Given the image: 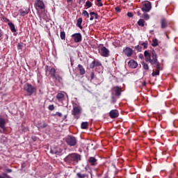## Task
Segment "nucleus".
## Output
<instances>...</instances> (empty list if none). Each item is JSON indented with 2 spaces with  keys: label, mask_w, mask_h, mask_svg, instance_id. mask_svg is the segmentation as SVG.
<instances>
[{
  "label": "nucleus",
  "mask_w": 178,
  "mask_h": 178,
  "mask_svg": "<svg viewBox=\"0 0 178 178\" xmlns=\"http://www.w3.org/2000/svg\"><path fill=\"white\" fill-rule=\"evenodd\" d=\"M80 161H81V155L78 153L70 154L64 159V162H66L67 165L74 166H76Z\"/></svg>",
  "instance_id": "1"
},
{
  "label": "nucleus",
  "mask_w": 178,
  "mask_h": 178,
  "mask_svg": "<svg viewBox=\"0 0 178 178\" xmlns=\"http://www.w3.org/2000/svg\"><path fill=\"white\" fill-rule=\"evenodd\" d=\"M146 62H149L156 69H161V63L158 61V56L155 50L152 51V55L150 57L145 58Z\"/></svg>",
  "instance_id": "2"
},
{
  "label": "nucleus",
  "mask_w": 178,
  "mask_h": 178,
  "mask_svg": "<svg viewBox=\"0 0 178 178\" xmlns=\"http://www.w3.org/2000/svg\"><path fill=\"white\" fill-rule=\"evenodd\" d=\"M82 112L83 108H81V106L79 105L73 106L72 115L74 116V119H80V116L81 115Z\"/></svg>",
  "instance_id": "3"
},
{
  "label": "nucleus",
  "mask_w": 178,
  "mask_h": 178,
  "mask_svg": "<svg viewBox=\"0 0 178 178\" xmlns=\"http://www.w3.org/2000/svg\"><path fill=\"white\" fill-rule=\"evenodd\" d=\"M24 90L26 91L29 95H33L35 91H37V89L35 87L33 86L31 83H26L24 86Z\"/></svg>",
  "instance_id": "4"
},
{
  "label": "nucleus",
  "mask_w": 178,
  "mask_h": 178,
  "mask_svg": "<svg viewBox=\"0 0 178 178\" xmlns=\"http://www.w3.org/2000/svg\"><path fill=\"white\" fill-rule=\"evenodd\" d=\"M65 142L70 147H74L77 144V138L73 136H68L65 138Z\"/></svg>",
  "instance_id": "5"
},
{
  "label": "nucleus",
  "mask_w": 178,
  "mask_h": 178,
  "mask_svg": "<svg viewBox=\"0 0 178 178\" xmlns=\"http://www.w3.org/2000/svg\"><path fill=\"white\" fill-rule=\"evenodd\" d=\"M35 8L37 10H38V9L42 10V9H45V4H44V2L42 1L37 0L35 2Z\"/></svg>",
  "instance_id": "6"
},
{
  "label": "nucleus",
  "mask_w": 178,
  "mask_h": 178,
  "mask_svg": "<svg viewBox=\"0 0 178 178\" xmlns=\"http://www.w3.org/2000/svg\"><path fill=\"white\" fill-rule=\"evenodd\" d=\"M152 8V6L151 5V2L146 1L143 3V6L142 7L143 12L148 13L149 10H151Z\"/></svg>",
  "instance_id": "7"
},
{
  "label": "nucleus",
  "mask_w": 178,
  "mask_h": 178,
  "mask_svg": "<svg viewBox=\"0 0 178 178\" xmlns=\"http://www.w3.org/2000/svg\"><path fill=\"white\" fill-rule=\"evenodd\" d=\"M6 124V120L3 118H0V133H3V131H6V127H5Z\"/></svg>",
  "instance_id": "8"
},
{
  "label": "nucleus",
  "mask_w": 178,
  "mask_h": 178,
  "mask_svg": "<svg viewBox=\"0 0 178 178\" xmlns=\"http://www.w3.org/2000/svg\"><path fill=\"white\" fill-rule=\"evenodd\" d=\"M72 38H73L74 42H81L82 40L81 33H76L72 35Z\"/></svg>",
  "instance_id": "9"
},
{
  "label": "nucleus",
  "mask_w": 178,
  "mask_h": 178,
  "mask_svg": "<svg viewBox=\"0 0 178 178\" xmlns=\"http://www.w3.org/2000/svg\"><path fill=\"white\" fill-rule=\"evenodd\" d=\"M63 150L60 148H53L50 150L51 154H55L56 156H60Z\"/></svg>",
  "instance_id": "10"
},
{
  "label": "nucleus",
  "mask_w": 178,
  "mask_h": 178,
  "mask_svg": "<svg viewBox=\"0 0 178 178\" xmlns=\"http://www.w3.org/2000/svg\"><path fill=\"white\" fill-rule=\"evenodd\" d=\"M109 116L111 119H116L119 116V111L116 109L111 110L109 112Z\"/></svg>",
  "instance_id": "11"
},
{
  "label": "nucleus",
  "mask_w": 178,
  "mask_h": 178,
  "mask_svg": "<svg viewBox=\"0 0 178 178\" xmlns=\"http://www.w3.org/2000/svg\"><path fill=\"white\" fill-rule=\"evenodd\" d=\"M101 55L102 56H104V58H108L109 56V50L106 49V47H103L101 49Z\"/></svg>",
  "instance_id": "12"
},
{
  "label": "nucleus",
  "mask_w": 178,
  "mask_h": 178,
  "mask_svg": "<svg viewBox=\"0 0 178 178\" xmlns=\"http://www.w3.org/2000/svg\"><path fill=\"white\" fill-rule=\"evenodd\" d=\"M20 16H26V15H29V13L30 12V8H24L19 10Z\"/></svg>",
  "instance_id": "13"
},
{
  "label": "nucleus",
  "mask_w": 178,
  "mask_h": 178,
  "mask_svg": "<svg viewBox=\"0 0 178 178\" xmlns=\"http://www.w3.org/2000/svg\"><path fill=\"white\" fill-rule=\"evenodd\" d=\"M124 54L130 57L133 55V49L129 48V47H127L123 50Z\"/></svg>",
  "instance_id": "14"
},
{
  "label": "nucleus",
  "mask_w": 178,
  "mask_h": 178,
  "mask_svg": "<svg viewBox=\"0 0 178 178\" xmlns=\"http://www.w3.org/2000/svg\"><path fill=\"white\" fill-rule=\"evenodd\" d=\"M128 65L129 66V67H131V69H136V67H137L138 66V64L137 63V62H136L134 60H131L129 63H128Z\"/></svg>",
  "instance_id": "15"
},
{
  "label": "nucleus",
  "mask_w": 178,
  "mask_h": 178,
  "mask_svg": "<svg viewBox=\"0 0 178 178\" xmlns=\"http://www.w3.org/2000/svg\"><path fill=\"white\" fill-rule=\"evenodd\" d=\"M48 126V124H47V122H38V124H37V127L38 129H45V127H47Z\"/></svg>",
  "instance_id": "16"
},
{
  "label": "nucleus",
  "mask_w": 178,
  "mask_h": 178,
  "mask_svg": "<svg viewBox=\"0 0 178 178\" xmlns=\"http://www.w3.org/2000/svg\"><path fill=\"white\" fill-rule=\"evenodd\" d=\"M56 99H58L59 102H62V101H64L65 99V95L62 92L58 93L56 95Z\"/></svg>",
  "instance_id": "17"
},
{
  "label": "nucleus",
  "mask_w": 178,
  "mask_h": 178,
  "mask_svg": "<svg viewBox=\"0 0 178 178\" xmlns=\"http://www.w3.org/2000/svg\"><path fill=\"white\" fill-rule=\"evenodd\" d=\"M88 162L92 166H95L98 163L97 160L95 157H90Z\"/></svg>",
  "instance_id": "18"
},
{
  "label": "nucleus",
  "mask_w": 178,
  "mask_h": 178,
  "mask_svg": "<svg viewBox=\"0 0 178 178\" xmlns=\"http://www.w3.org/2000/svg\"><path fill=\"white\" fill-rule=\"evenodd\" d=\"M76 176L78 178H88V174L83 173L81 172H77Z\"/></svg>",
  "instance_id": "19"
},
{
  "label": "nucleus",
  "mask_w": 178,
  "mask_h": 178,
  "mask_svg": "<svg viewBox=\"0 0 178 178\" xmlns=\"http://www.w3.org/2000/svg\"><path fill=\"white\" fill-rule=\"evenodd\" d=\"M161 29H166L168 27V21L165 18H163L161 21Z\"/></svg>",
  "instance_id": "20"
},
{
  "label": "nucleus",
  "mask_w": 178,
  "mask_h": 178,
  "mask_svg": "<svg viewBox=\"0 0 178 178\" xmlns=\"http://www.w3.org/2000/svg\"><path fill=\"white\" fill-rule=\"evenodd\" d=\"M114 90L115 92V95L117 97L120 96V95L122 94V89L119 88V86H116V87H114Z\"/></svg>",
  "instance_id": "21"
},
{
  "label": "nucleus",
  "mask_w": 178,
  "mask_h": 178,
  "mask_svg": "<svg viewBox=\"0 0 178 178\" xmlns=\"http://www.w3.org/2000/svg\"><path fill=\"white\" fill-rule=\"evenodd\" d=\"M78 67L79 69V74L81 76H83V74H86V70L84 69V67H83V65H81V64H79Z\"/></svg>",
  "instance_id": "22"
},
{
  "label": "nucleus",
  "mask_w": 178,
  "mask_h": 178,
  "mask_svg": "<svg viewBox=\"0 0 178 178\" xmlns=\"http://www.w3.org/2000/svg\"><path fill=\"white\" fill-rule=\"evenodd\" d=\"M8 24L12 33H16V28L15 27V24L12 22H8Z\"/></svg>",
  "instance_id": "23"
},
{
  "label": "nucleus",
  "mask_w": 178,
  "mask_h": 178,
  "mask_svg": "<svg viewBox=\"0 0 178 178\" xmlns=\"http://www.w3.org/2000/svg\"><path fill=\"white\" fill-rule=\"evenodd\" d=\"M83 23V18L80 17L77 19L76 26L81 29H83V26L81 24Z\"/></svg>",
  "instance_id": "24"
},
{
  "label": "nucleus",
  "mask_w": 178,
  "mask_h": 178,
  "mask_svg": "<svg viewBox=\"0 0 178 178\" xmlns=\"http://www.w3.org/2000/svg\"><path fill=\"white\" fill-rule=\"evenodd\" d=\"M159 70H162V67L161 69H158L156 71H153L152 73V77H155V76H159Z\"/></svg>",
  "instance_id": "25"
},
{
  "label": "nucleus",
  "mask_w": 178,
  "mask_h": 178,
  "mask_svg": "<svg viewBox=\"0 0 178 178\" xmlns=\"http://www.w3.org/2000/svg\"><path fill=\"white\" fill-rule=\"evenodd\" d=\"M60 37L61 40H66V33H65V31L60 30Z\"/></svg>",
  "instance_id": "26"
},
{
  "label": "nucleus",
  "mask_w": 178,
  "mask_h": 178,
  "mask_svg": "<svg viewBox=\"0 0 178 178\" xmlns=\"http://www.w3.org/2000/svg\"><path fill=\"white\" fill-rule=\"evenodd\" d=\"M145 23V21H144V19H140L138 21V26H140V27H144Z\"/></svg>",
  "instance_id": "27"
},
{
  "label": "nucleus",
  "mask_w": 178,
  "mask_h": 178,
  "mask_svg": "<svg viewBox=\"0 0 178 178\" xmlns=\"http://www.w3.org/2000/svg\"><path fill=\"white\" fill-rule=\"evenodd\" d=\"M49 73L52 76V77H56L55 76V74L56 73V70H55V68H51L49 70Z\"/></svg>",
  "instance_id": "28"
},
{
  "label": "nucleus",
  "mask_w": 178,
  "mask_h": 178,
  "mask_svg": "<svg viewBox=\"0 0 178 178\" xmlns=\"http://www.w3.org/2000/svg\"><path fill=\"white\" fill-rule=\"evenodd\" d=\"M82 16H84L85 17H86V19H88V17H90V14H88V12H87V10H83L82 12Z\"/></svg>",
  "instance_id": "29"
},
{
  "label": "nucleus",
  "mask_w": 178,
  "mask_h": 178,
  "mask_svg": "<svg viewBox=\"0 0 178 178\" xmlns=\"http://www.w3.org/2000/svg\"><path fill=\"white\" fill-rule=\"evenodd\" d=\"M142 66L145 70H149V66L146 63L143 62Z\"/></svg>",
  "instance_id": "30"
},
{
  "label": "nucleus",
  "mask_w": 178,
  "mask_h": 178,
  "mask_svg": "<svg viewBox=\"0 0 178 178\" xmlns=\"http://www.w3.org/2000/svg\"><path fill=\"white\" fill-rule=\"evenodd\" d=\"M92 6V3H91L90 1H87L85 3V8H91Z\"/></svg>",
  "instance_id": "31"
},
{
  "label": "nucleus",
  "mask_w": 178,
  "mask_h": 178,
  "mask_svg": "<svg viewBox=\"0 0 178 178\" xmlns=\"http://www.w3.org/2000/svg\"><path fill=\"white\" fill-rule=\"evenodd\" d=\"M88 127V122H83L81 123V129H87Z\"/></svg>",
  "instance_id": "32"
},
{
  "label": "nucleus",
  "mask_w": 178,
  "mask_h": 178,
  "mask_svg": "<svg viewBox=\"0 0 178 178\" xmlns=\"http://www.w3.org/2000/svg\"><path fill=\"white\" fill-rule=\"evenodd\" d=\"M152 47H158V40L154 39L152 43Z\"/></svg>",
  "instance_id": "33"
},
{
  "label": "nucleus",
  "mask_w": 178,
  "mask_h": 178,
  "mask_svg": "<svg viewBox=\"0 0 178 178\" xmlns=\"http://www.w3.org/2000/svg\"><path fill=\"white\" fill-rule=\"evenodd\" d=\"M144 55L145 56V59H147V58H149L152 54H149V52L148 51H145Z\"/></svg>",
  "instance_id": "34"
},
{
  "label": "nucleus",
  "mask_w": 178,
  "mask_h": 178,
  "mask_svg": "<svg viewBox=\"0 0 178 178\" xmlns=\"http://www.w3.org/2000/svg\"><path fill=\"white\" fill-rule=\"evenodd\" d=\"M94 67H95V60H93L92 63L90 64V69H94Z\"/></svg>",
  "instance_id": "35"
},
{
  "label": "nucleus",
  "mask_w": 178,
  "mask_h": 178,
  "mask_svg": "<svg viewBox=\"0 0 178 178\" xmlns=\"http://www.w3.org/2000/svg\"><path fill=\"white\" fill-rule=\"evenodd\" d=\"M90 20H94V15H95V12H90Z\"/></svg>",
  "instance_id": "36"
},
{
  "label": "nucleus",
  "mask_w": 178,
  "mask_h": 178,
  "mask_svg": "<svg viewBox=\"0 0 178 178\" xmlns=\"http://www.w3.org/2000/svg\"><path fill=\"white\" fill-rule=\"evenodd\" d=\"M53 116H58V118H62L63 115L60 112H56L55 114H53Z\"/></svg>",
  "instance_id": "37"
},
{
  "label": "nucleus",
  "mask_w": 178,
  "mask_h": 178,
  "mask_svg": "<svg viewBox=\"0 0 178 178\" xmlns=\"http://www.w3.org/2000/svg\"><path fill=\"white\" fill-rule=\"evenodd\" d=\"M143 19H145V20H148L149 19V15L148 14H143Z\"/></svg>",
  "instance_id": "38"
},
{
  "label": "nucleus",
  "mask_w": 178,
  "mask_h": 178,
  "mask_svg": "<svg viewBox=\"0 0 178 178\" xmlns=\"http://www.w3.org/2000/svg\"><path fill=\"white\" fill-rule=\"evenodd\" d=\"M141 45H143V48H144L145 49H147V47H148V43H147V42H143V43L141 44Z\"/></svg>",
  "instance_id": "39"
},
{
  "label": "nucleus",
  "mask_w": 178,
  "mask_h": 178,
  "mask_svg": "<svg viewBox=\"0 0 178 178\" xmlns=\"http://www.w3.org/2000/svg\"><path fill=\"white\" fill-rule=\"evenodd\" d=\"M102 0H97V6H103L104 4H102V3H101Z\"/></svg>",
  "instance_id": "40"
},
{
  "label": "nucleus",
  "mask_w": 178,
  "mask_h": 178,
  "mask_svg": "<svg viewBox=\"0 0 178 178\" xmlns=\"http://www.w3.org/2000/svg\"><path fill=\"white\" fill-rule=\"evenodd\" d=\"M54 109H55V106H54V104H51V105L49 106V111H54Z\"/></svg>",
  "instance_id": "41"
},
{
  "label": "nucleus",
  "mask_w": 178,
  "mask_h": 178,
  "mask_svg": "<svg viewBox=\"0 0 178 178\" xmlns=\"http://www.w3.org/2000/svg\"><path fill=\"white\" fill-rule=\"evenodd\" d=\"M23 49V44L19 43L17 45V49Z\"/></svg>",
  "instance_id": "42"
},
{
  "label": "nucleus",
  "mask_w": 178,
  "mask_h": 178,
  "mask_svg": "<svg viewBox=\"0 0 178 178\" xmlns=\"http://www.w3.org/2000/svg\"><path fill=\"white\" fill-rule=\"evenodd\" d=\"M95 76V74H94V72H92L90 73V78H91V80H94V77Z\"/></svg>",
  "instance_id": "43"
},
{
  "label": "nucleus",
  "mask_w": 178,
  "mask_h": 178,
  "mask_svg": "<svg viewBox=\"0 0 178 178\" xmlns=\"http://www.w3.org/2000/svg\"><path fill=\"white\" fill-rule=\"evenodd\" d=\"M135 49H136V51H141V47H140V45H137L135 47Z\"/></svg>",
  "instance_id": "44"
},
{
  "label": "nucleus",
  "mask_w": 178,
  "mask_h": 178,
  "mask_svg": "<svg viewBox=\"0 0 178 178\" xmlns=\"http://www.w3.org/2000/svg\"><path fill=\"white\" fill-rule=\"evenodd\" d=\"M95 66H101V63H99V61H95Z\"/></svg>",
  "instance_id": "45"
},
{
  "label": "nucleus",
  "mask_w": 178,
  "mask_h": 178,
  "mask_svg": "<svg viewBox=\"0 0 178 178\" xmlns=\"http://www.w3.org/2000/svg\"><path fill=\"white\" fill-rule=\"evenodd\" d=\"M127 15L128 17H133V13H127Z\"/></svg>",
  "instance_id": "46"
},
{
  "label": "nucleus",
  "mask_w": 178,
  "mask_h": 178,
  "mask_svg": "<svg viewBox=\"0 0 178 178\" xmlns=\"http://www.w3.org/2000/svg\"><path fill=\"white\" fill-rule=\"evenodd\" d=\"M86 2V0H79V4L83 5Z\"/></svg>",
  "instance_id": "47"
},
{
  "label": "nucleus",
  "mask_w": 178,
  "mask_h": 178,
  "mask_svg": "<svg viewBox=\"0 0 178 178\" xmlns=\"http://www.w3.org/2000/svg\"><path fill=\"white\" fill-rule=\"evenodd\" d=\"M115 10H116V12H120L121 10H120V8L116 7Z\"/></svg>",
  "instance_id": "48"
},
{
  "label": "nucleus",
  "mask_w": 178,
  "mask_h": 178,
  "mask_svg": "<svg viewBox=\"0 0 178 178\" xmlns=\"http://www.w3.org/2000/svg\"><path fill=\"white\" fill-rule=\"evenodd\" d=\"M142 86H143V87H145V86H147V82H145V81L143 82V83H142Z\"/></svg>",
  "instance_id": "49"
},
{
  "label": "nucleus",
  "mask_w": 178,
  "mask_h": 178,
  "mask_svg": "<svg viewBox=\"0 0 178 178\" xmlns=\"http://www.w3.org/2000/svg\"><path fill=\"white\" fill-rule=\"evenodd\" d=\"M8 173H12V169H7Z\"/></svg>",
  "instance_id": "50"
},
{
  "label": "nucleus",
  "mask_w": 178,
  "mask_h": 178,
  "mask_svg": "<svg viewBox=\"0 0 178 178\" xmlns=\"http://www.w3.org/2000/svg\"><path fill=\"white\" fill-rule=\"evenodd\" d=\"M95 19H98V14L95 13L94 15Z\"/></svg>",
  "instance_id": "51"
},
{
  "label": "nucleus",
  "mask_w": 178,
  "mask_h": 178,
  "mask_svg": "<svg viewBox=\"0 0 178 178\" xmlns=\"http://www.w3.org/2000/svg\"><path fill=\"white\" fill-rule=\"evenodd\" d=\"M73 0H67V3H70Z\"/></svg>",
  "instance_id": "52"
},
{
  "label": "nucleus",
  "mask_w": 178,
  "mask_h": 178,
  "mask_svg": "<svg viewBox=\"0 0 178 178\" xmlns=\"http://www.w3.org/2000/svg\"><path fill=\"white\" fill-rule=\"evenodd\" d=\"M2 33L0 32V38H2Z\"/></svg>",
  "instance_id": "53"
},
{
  "label": "nucleus",
  "mask_w": 178,
  "mask_h": 178,
  "mask_svg": "<svg viewBox=\"0 0 178 178\" xmlns=\"http://www.w3.org/2000/svg\"><path fill=\"white\" fill-rule=\"evenodd\" d=\"M4 22H9V19L6 18V20H4Z\"/></svg>",
  "instance_id": "54"
},
{
  "label": "nucleus",
  "mask_w": 178,
  "mask_h": 178,
  "mask_svg": "<svg viewBox=\"0 0 178 178\" xmlns=\"http://www.w3.org/2000/svg\"><path fill=\"white\" fill-rule=\"evenodd\" d=\"M64 118L66 119L67 118V115H65Z\"/></svg>",
  "instance_id": "55"
},
{
  "label": "nucleus",
  "mask_w": 178,
  "mask_h": 178,
  "mask_svg": "<svg viewBox=\"0 0 178 178\" xmlns=\"http://www.w3.org/2000/svg\"><path fill=\"white\" fill-rule=\"evenodd\" d=\"M0 178H3V176H2V175H0Z\"/></svg>",
  "instance_id": "56"
},
{
  "label": "nucleus",
  "mask_w": 178,
  "mask_h": 178,
  "mask_svg": "<svg viewBox=\"0 0 178 178\" xmlns=\"http://www.w3.org/2000/svg\"><path fill=\"white\" fill-rule=\"evenodd\" d=\"M60 79H62V78H60V76H58Z\"/></svg>",
  "instance_id": "57"
}]
</instances>
